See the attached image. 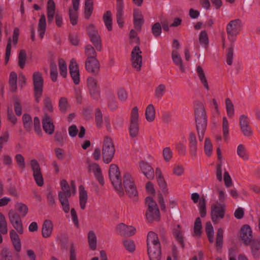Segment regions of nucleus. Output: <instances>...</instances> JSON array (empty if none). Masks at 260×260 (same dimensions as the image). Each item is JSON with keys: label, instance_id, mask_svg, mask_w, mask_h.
Wrapping results in <instances>:
<instances>
[{"label": "nucleus", "instance_id": "59", "mask_svg": "<svg viewBox=\"0 0 260 260\" xmlns=\"http://www.w3.org/2000/svg\"><path fill=\"white\" fill-rule=\"evenodd\" d=\"M204 150L207 156H210L211 155L212 145L210 140L208 138H206L205 140Z\"/></svg>", "mask_w": 260, "mask_h": 260}, {"label": "nucleus", "instance_id": "36", "mask_svg": "<svg viewBox=\"0 0 260 260\" xmlns=\"http://www.w3.org/2000/svg\"><path fill=\"white\" fill-rule=\"evenodd\" d=\"M103 21L105 25L109 31L112 30V18L110 11H107L103 15Z\"/></svg>", "mask_w": 260, "mask_h": 260}, {"label": "nucleus", "instance_id": "64", "mask_svg": "<svg viewBox=\"0 0 260 260\" xmlns=\"http://www.w3.org/2000/svg\"><path fill=\"white\" fill-rule=\"evenodd\" d=\"M123 245L125 249L131 252L134 251L135 250V243L131 240H124L123 241Z\"/></svg>", "mask_w": 260, "mask_h": 260}, {"label": "nucleus", "instance_id": "31", "mask_svg": "<svg viewBox=\"0 0 260 260\" xmlns=\"http://www.w3.org/2000/svg\"><path fill=\"white\" fill-rule=\"evenodd\" d=\"M196 72L201 82L202 83L205 88L207 90H209V86L208 85L207 78L205 76V72L202 68L200 66H197Z\"/></svg>", "mask_w": 260, "mask_h": 260}, {"label": "nucleus", "instance_id": "41", "mask_svg": "<svg viewBox=\"0 0 260 260\" xmlns=\"http://www.w3.org/2000/svg\"><path fill=\"white\" fill-rule=\"evenodd\" d=\"M22 121L24 127L26 131H30L32 125V119L28 114H24L22 116Z\"/></svg>", "mask_w": 260, "mask_h": 260}, {"label": "nucleus", "instance_id": "7", "mask_svg": "<svg viewBox=\"0 0 260 260\" xmlns=\"http://www.w3.org/2000/svg\"><path fill=\"white\" fill-rule=\"evenodd\" d=\"M145 201L148 207V210L146 213L147 220L149 222H152L154 220H158L159 211L156 202L150 197H147Z\"/></svg>", "mask_w": 260, "mask_h": 260}, {"label": "nucleus", "instance_id": "51", "mask_svg": "<svg viewBox=\"0 0 260 260\" xmlns=\"http://www.w3.org/2000/svg\"><path fill=\"white\" fill-rule=\"evenodd\" d=\"M58 65L60 75L64 78L66 77L67 75V67L65 61L62 58L59 59Z\"/></svg>", "mask_w": 260, "mask_h": 260}, {"label": "nucleus", "instance_id": "49", "mask_svg": "<svg viewBox=\"0 0 260 260\" xmlns=\"http://www.w3.org/2000/svg\"><path fill=\"white\" fill-rule=\"evenodd\" d=\"M26 60V54L24 50H20L18 54V65L21 69H23L25 65Z\"/></svg>", "mask_w": 260, "mask_h": 260}, {"label": "nucleus", "instance_id": "62", "mask_svg": "<svg viewBox=\"0 0 260 260\" xmlns=\"http://www.w3.org/2000/svg\"><path fill=\"white\" fill-rule=\"evenodd\" d=\"M199 42L202 45H207L209 43V40L206 31L203 30L201 32L199 36Z\"/></svg>", "mask_w": 260, "mask_h": 260}, {"label": "nucleus", "instance_id": "10", "mask_svg": "<svg viewBox=\"0 0 260 260\" xmlns=\"http://www.w3.org/2000/svg\"><path fill=\"white\" fill-rule=\"evenodd\" d=\"M123 185L127 194L130 198L137 197L138 193L131 175L128 173H125L123 175Z\"/></svg>", "mask_w": 260, "mask_h": 260}, {"label": "nucleus", "instance_id": "63", "mask_svg": "<svg viewBox=\"0 0 260 260\" xmlns=\"http://www.w3.org/2000/svg\"><path fill=\"white\" fill-rule=\"evenodd\" d=\"M163 157L167 162L169 161L173 156V152L170 147H165L162 150Z\"/></svg>", "mask_w": 260, "mask_h": 260}, {"label": "nucleus", "instance_id": "3", "mask_svg": "<svg viewBox=\"0 0 260 260\" xmlns=\"http://www.w3.org/2000/svg\"><path fill=\"white\" fill-rule=\"evenodd\" d=\"M60 186L61 191L58 192V200L63 211L68 213L70 210L69 198L71 197L69 184L66 180L63 179L60 181Z\"/></svg>", "mask_w": 260, "mask_h": 260}, {"label": "nucleus", "instance_id": "48", "mask_svg": "<svg viewBox=\"0 0 260 260\" xmlns=\"http://www.w3.org/2000/svg\"><path fill=\"white\" fill-rule=\"evenodd\" d=\"M15 206L21 217H23L27 214L28 209L25 204L22 203H17Z\"/></svg>", "mask_w": 260, "mask_h": 260}, {"label": "nucleus", "instance_id": "43", "mask_svg": "<svg viewBox=\"0 0 260 260\" xmlns=\"http://www.w3.org/2000/svg\"><path fill=\"white\" fill-rule=\"evenodd\" d=\"M238 155L244 160H247L249 159L248 154L246 152L245 146L243 144H240L238 146L237 149Z\"/></svg>", "mask_w": 260, "mask_h": 260}, {"label": "nucleus", "instance_id": "21", "mask_svg": "<svg viewBox=\"0 0 260 260\" xmlns=\"http://www.w3.org/2000/svg\"><path fill=\"white\" fill-rule=\"evenodd\" d=\"M42 126L44 131L48 135H52L54 132V125L51 117L48 113H45L42 119Z\"/></svg>", "mask_w": 260, "mask_h": 260}, {"label": "nucleus", "instance_id": "57", "mask_svg": "<svg viewBox=\"0 0 260 260\" xmlns=\"http://www.w3.org/2000/svg\"><path fill=\"white\" fill-rule=\"evenodd\" d=\"M15 158L18 167L22 170H23L25 168L24 157L21 154H17L15 155Z\"/></svg>", "mask_w": 260, "mask_h": 260}, {"label": "nucleus", "instance_id": "45", "mask_svg": "<svg viewBox=\"0 0 260 260\" xmlns=\"http://www.w3.org/2000/svg\"><path fill=\"white\" fill-rule=\"evenodd\" d=\"M59 107L60 112L65 114L68 109L70 107L68 100L65 97H61L59 100Z\"/></svg>", "mask_w": 260, "mask_h": 260}, {"label": "nucleus", "instance_id": "60", "mask_svg": "<svg viewBox=\"0 0 260 260\" xmlns=\"http://www.w3.org/2000/svg\"><path fill=\"white\" fill-rule=\"evenodd\" d=\"M166 92V86L160 84L157 86L155 90V96L156 98H161Z\"/></svg>", "mask_w": 260, "mask_h": 260}, {"label": "nucleus", "instance_id": "18", "mask_svg": "<svg viewBox=\"0 0 260 260\" xmlns=\"http://www.w3.org/2000/svg\"><path fill=\"white\" fill-rule=\"evenodd\" d=\"M69 71L70 75L76 85L80 83V73L78 64L74 59H72L69 65Z\"/></svg>", "mask_w": 260, "mask_h": 260}, {"label": "nucleus", "instance_id": "28", "mask_svg": "<svg viewBox=\"0 0 260 260\" xmlns=\"http://www.w3.org/2000/svg\"><path fill=\"white\" fill-rule=\"evenodd\" d=\"M53 223L50 220H45L42 225V234L44 238H47L51 236L53 231Z\"/></svg>", "mask_w": 260, "mask_h": 260}, {"label": "nucleus", "instance_id": "53", "mask_svg": "<svg viewBox=\"0 0 260 260\" xmlns=\"http://www.w3.org/2000/svg\"><path fill=\"white\" fill-rule=\"evenodd\" d=\"M173 236L175 238L176 240L181 245V247L183 248L184 247V242L181 231L177 229H174L173 231Z\"/></svg>", "mask_w": 260, "mask_h": 260}, {"label": "nucleus", "instance_id": "37", "mask_svg": "<svg viewBox=\"0 0 260 260\" xmlns=\"http://www.w3.org/2000/svg\"><path fill=\"white\" fill-rule=\"evenodd\" d=\"M90 42L92 43L97 51H101L102 49V40L100 34L89 37Z\"/></svg>", "mask_w": 260, "mask_h": 260}, {"label": "nucleus", "instance_id": "20", "mask_svg": "<svg viewBox=\"0 0 260 260\" xmlns=\"http://www.w3.org/2000/svg\"><path fill=\"white\" fill-rule=\"evenodd\" d=\"M240 236L244 244L247 246L250 243V242L253 240L252 239V232L249 225L247 224L244 225L241 229Z\"/></svg>", "mask_w": 260, "mask_h": 260}, {"label": "nucleus", "instance_id": "56", "mask_svg": "<svg viewBox=\"0 0 260 260\" xmlns=\"http://www.w3.org/2000/svg\"><path fill=\"white\" fill-rule=\"evenodd\" d=\"M95 119L98 127H101L103 124V114L99 108L95 109Z\"/></svg>", "mask_w": 260, "mask_h": 260}, {"label": "nucleus", "instance_id": "17", "mask_svg": "<svg viewBox=\"0 0 260 260\" xmlns=\"http://www.w3.org/2000/svg\"><path fill=\"white\" fill-rule=\"evenodd\" d=\"M140 171L149 180H153L154 178L155 172L152 167L147 162L141 160L139 162Z\"/></svg>", "mask_w": 260, "mask_h": 260}, {"label": "nucleus", "instance_id": "4", "mask_svg": "<svg viewBox=\"0 0 260 260\" xmlns=\"http://www.w3.org/2000/svg\"><path fill=\"white\" fill-rule=\"evenodd\" d=\"M109 176L115 189L119 192V194H123L122 180L120 172L118 166L113 164L110 165L109 169Z\"/></svg>", "mask_w": 260, "mask_h": 260}, {"label": "nucleus", "instance_id": "6", "mask_svg": "<svg viewBox=\"0 0 260 260\" xmlns=\"http://www.w3.org/2000/svg\"><path fill=\"white\" fill-rule=\"evenodd\" d=\"M32 83L34 86V97L36 102H40L43 94L44 80L42 74L38 71L35 72L32 75Z\"/></svg>", "mask_w": 260, "mask_h": 260}, {"label": "nucleus", "instance_id": "39", "mask_svg": "<svg viewBox=\"0 0 260 260\" xmlns=\"http://www.w3.org/2000/svg\"><path fill=\"white\" fill-rule=\"evenodd\" d=\"M93 11V0H85L84 15L86 19H89Z\"/></svg>", "mask_w": 260, "mask_h": 260}, {"label": "nucleus", "instance_id": "42", "mask_svg": "<svg viewBox=\"0 0 260 260\" xmlns=\"http://www.w3.org/2000/svg\"><path fill=\"white\" fill-rule=\"evenodd\" d=\"M96 61L98 62V65H94L93 63L90 62L89 66L88 67L87 59H86L85 61V68L87 72L94 74H97L99 73L100 64L97 58Z\"/></svg>", "mask_w": 260, "mask_h": 260}, {"label": "nucleus", "instance_id": "13", "mask_svg": "<svg viewBox=\"0 0 260 260\" xmlns=\"http://www.w3.org/2000/svg\"><path fill=\"white\" fill-rule=\"evenodd\" d=\"M21 217V216L19 214L13 210H10L8 213V217L10 223L19 234H22L23 233V229Z\"/></svg>", "mask_w": 260, "mask_h": 260}, {"label": "nucleus", "instance_id": "12", "mask_svg": "<svg viewBox=\"0 0 260 260\" xmlns=\"http://www.w3.org/2000/svg\"><path fill=\"white\" fill-rule=\"evenodd\" d=\"M142 51L139 46H136L132 51L131 61L132 67L137 71H140L142 66Z\"/></svg>", "mask_w": 260, "mask_h": 260}, {"label": "nucleus", "instance_id": "54", "mask_svg": "<svg viewBox=\"0 0 260 260\" xmlns=\"http://www.w3.org/2000/svg\"><path fill=\"white\" fill-rule=\"evenodd\" d=\"M57 69L56 64L54 62L50 63V77L53 82H55L57 79Z\"/></svg>", "mask_w": 260, "mask_h": 260}, {"label": "nucleus", "instance_id": "38", "mask_svg": "<svg viewBox=\"0 0 260 260\" xmlns=\"http://www.w3.org/2000/svg\"><path fill=\"white\" fill-rule=\"evenodd\" d=\"M223 230L222 228H219L217 230L216 237V247L218 251L222 248L223 244Z\"/></svg>", "mask_w": 260, "mask_h": 260}, {"label": "nucleus", "instance_id": "46", "mask_svg": "<svg viewBox=\"0 0 260 260\" xmlns=\"http://www.w3.org/2000/svg\"><path fill=\"white\" fill-rule=\"evenodd\" d=\"M205 231L210 243L213 242L214 230L210 222H207L205 225Z\"/></svg>", "mask_w": 260, "mask_h": 260}, {"label": "nucleus", "instance_id": "8", "mask_svg": "<svg viewBox=\"0 0 260 260\" xmlns=\"http://www.w3.org/2000/svg\"><path fill=\"white\" fill-rule=\"evenodd\" d=\"M242 24L241 20L234 19L230 21L226 28L228 39L234 42L236 36L239 34L242 29Z\"/></svg>", "mask_w": 260, "mask_h": 260}, {"label": "nucleus", "instance_id": "25", "mask_svg": "<svg viewBox=\"0 0 260 260\" xmlns=\"http://www.w3.org/2000/svg\"><path fill=\"white\" fill-rule=\"evenodd\" d=\"M134 25L135 29L138 31L141 30L142 25L144 22V19L142 13L138 9H135L133 14Z\"/></svg>", "mask_w": 260, "mask_h": 260}, {"label": "nucleus", "instance_id": "27", "mask_svg": "<svg viewBox=\"0 0 260 260\" xmlns=\"http://www.w3.org/2000/svg\"><path fill=\"white\" fill-rule=\"evenodd\" d=\"M155 174L157 177L158 184L162 189V192L164 194L168 193V189L167 187V183L164 178L161 170L159 168H156Z\"/></svg>", "mask_w": 260, "mask_h": 260}, {"label": "nucleus", "instance_id": "44", "mask_svg": "<svg viewBox=\"0 0 260 260\" xmlns=\"http://www.w3.org/2000/svg\"><path fill=\"white\" fill-rule=\"evenodd\" d=\"M225 105L227 115L229 118H232L235 114L234 105L229 98L225 99Z\"/></svg>", "mask_w": 260, "mask_h": 260}, {"label": "nucleus", "instance_id": "40", "mask_svg": "<svg viewBox=\"0 0 260 260\" xmlns=\"http://www.w3.org/2000/svg\"><path fill=\"white\" fill-rule=\"evenodd\" d=\"M17 74L14 72L10 73L9 77V85L10 86V90L12 92H15L17 90Z\"/></svg>", "mask_w": 260, "mask_h": 260}, {"label": "nucleus", "instance_id": "33", "mask_svg": "<svg viewBox=\"0 0 260 260\" xmlns=\"http://www.w3.org/2000/svg\"><path fill=\"white\" fill-rule=\"evenodd\" d=\"M46 17L44 14L41 16L39 19L38 31L39 32V36L41 39L44 37V34L46 31Z\"/></svg>", "mask_w": 260, "mask_h": 260}, {"label": "nucleus", "instance_id": "16", "mask_svg": "<svg viewBox=\"0 0 260 260\" xmlns=\"http://www.w3.org/2000/svg\"><path fill=\"white\" fill-rule=\"evenodd\" d=\"M87 86L90 96L95 100L100 97V90L95 79L89 77L87 79Z\"/></svg>", "mask_w": 260, "mask_h": 260}, {"label": "nucleus", "instance_id": "11", "mask_svg": "<svg viewBox=\"0 0 260 260\" xmlns=\"http://www.w3.org/2000/svg\"><path fill=\"white\" fill-rule=\"evenodd\" d=\"M224 204H213L211 209V219L214 224L218 223L219 220L223 218L225 215Z\"/></svg>", "mask_w": 260, "mask_h": 260}, {"label": "nucleus", "instance_id": "5", "mask_svg": "<svg viewBox=\"0 0 260 260\" xmlns=\"http://www.w3.org/2000/svg\"><path fill=\"white\" fill-rule=\"evenodd\" d=\"M115 152L114 145L110 137H106L103 141L102 156L105 164L110 163L114 157Z\"/></svg>", "mask_w": 260, "mask_h": 260}, {"label": "nucleus", "instance_id": "15", "mask_svg": "<svg viewBox=\"0 0 260 260\" xmlns=\"http://www.w3.org/2000/svg\"><path fill=\"white\" fill-rule=\"evenodd\" d=\"M30 166L33 171V176L37 184L39 186H43L44 184V179L39 162L36 159H32L30 161Z\"/></svg>", "mask_w": 260, "mask_h": 260}, {"label": "nucleus", "instance_id": "14", "mask_svg": "<svg viewBox=\"0 0 260 260\" xmlns=\"http://www.w3.org/2000/svg\"><path fill=\"white\" fill-rule=\"evenodd\" d=\"M239 125L241 131L245 137H251L253 134V131L250 125V120L248 117L242 114L239 117Z\"/></svg>", "mask_w": 260, "mask_h": 260}, {"label": "nucleus", "instance_id": "2", "mask_svg": "<svg viewBox=\"0 0 260 260\" xmlns=\"http://www.w3.org/2000/svg\"><path fill=\"white\" fill-rule=\"evenodd\" d=\"M147 252L150 260H160L161 246L157 235L152 231L148 233L147 237Z\"/></svg>", "mask_w": 260, "mask_h": 260}, {"label": "nucleus", "instance_id": "23", "mask_svg": "<svg viewBox=\"0 0 260 260\" xmlns=\"http://www.w3.org/2000/svg\"><path fill=\"white\" fill-rule=\"evenodd\" d=\"M88 169L89 171H92L95 177L98 180L99 182L102 185H104V178L100 166L96 163H91L88 165Z\"/></svg>", "mask_w": 260, "mask_h": 260}, {"label": "nucleus", "instance_id": "47", "mask_svg": "<svg viewBox=\"0 0 260 260\" xmlns=\"http://www.w3.org/2000/svg\"><path fill=\"white\" fill-rule=\"evenodd\" d=\"M0 232L5 235L8 233L7 222L5 216L0 212Z\"/></svg>", "mask_w": 260, "mask_h": 260}, {"label": "nucleus", "instance_id": "32", "mask_svg": "<svg viewBox=\"0 0 260 260\" xmlns=\"http://www.w3.org/2000/svg\"><path fill=\"white\" fill-rule=\"evenodd\" d=\"M249 245L253 256L256 258H258L260 255V241L253 239L250 242Z\"/></svg>", "mask_w": 260, "mask_h": 260}, {"label": "nucleus", "instance_id": "19", "mask_svg": "<svg viewBox=\"0 0 260 260\" xmlns=\"http://www.w3.org/2000/svg\"><path fill=\"white\" fill-rule=\"evenodd\" d=\"M84 48L85 55L87 56L88 67L90 62L93 63L94 65H98V62L96 61L97 53L95 50V48L90 44H87Z\"/></svg>", "mask_w": 260, "mask_h": 260}, {"label": "nucleus", "instance_id": "24", "mask_svg": "<svg viewBox=\"0 0 260 260\" xmlns=\"http://www.w3.org/2000/svg\"><path fill=\"white\" fill-rule=\"evenodd\" d=\"M189 150L191 157L194 158L197 153V141L194 133L190 132L189 134Z\"/></svg>", "mask_w": 260, "mask_h": 260}, {"label": "nucleus", "instance_id": "1", "mask_svg": "<svg viewBox=\"0 0 260 260\" xmlns=\"http://www.w3.org/2000/svg\"><path fill=\"white\" fill-rule=\"evenodd\" d=\"M196 127L199 140L202 141L207 125V117L204 104L196 101L194 105Z\"/></svg>", "mask_w": 260, "mask_h": 260}, {"label": "nucleus", "instance_id": "35", "mask_svg": "<svg viewBox=\"0 0 260 260\" xmlns=\"http://www.w3.org/2000/svg\"><path fill=\"white\" fill-rule=\"evenodd\" d=\"M88 242L89 248L91 250H95L96 249L97 239L95 233L90 231L88 234Z\"/></svg>", "mask_w": 260, "mask_h": 260}, {"label": "nucleus", "instance_id": "22", "mask_svg": "<svg viewBox=\"0 0 260 260\" xmlns=\"http://www.w3.org/2000/svg\"><path fill=\"white\" fill-rule=\"evenodd\" d=\"M116 230L120 235L125 237H131L134 235L136 231L134 226H127L123 223L119 224L116 226Z\"/></svg>", "mask_w": 260, "mask_h": 260}, {"label": "nucleus", "instance_id": "52", "mask_svg": "<svg viewBox=\"0 0 260 260\" xmlns=\"http://www.w3.org/2000/svg\"><path fill=\"white\" fill-rule=\"evenodd\" d=\"M202 223L200 217H198L196 218L194 224V234L198 237H200L202 233Z\"/></svg>", "mask_w": 260, "mask_h": 260}, {"label": "nucleus", "instance_id": "26", "mask_svg": "<svg viewBox=\"0 0 260 260\" xmlns=\"http://www.w3.org/2000/svg\"><path fill=\"white\" fill-rule=\"evenodd\" d=\"M55 14V4L53 0H48L47 5V17L48 24L53 22Z\"/></svg>", "mask_w": 260, "mask_h": 260}, {"label": "nucleus", "instance_id": "50", "mask_svg": "<svg viewBox=\"0 0 260 260\" xmlns=\"http://www.w3.org/2000/svg\"><path fill=\"white\" fill-rule=\"evenodd\" d=\"M44 108L43 110L44 111H47L49 112H52L53 111V108L52 104V101L51 99L48 97L46 96L45 98L44 101Z\"/></svg>", "mask_w": 260, "mask_h": 260}, {"label": "nucleus", "instance_id": "29", "mask_svg": "<svg viewBox=\"0 0 260 260\" xmlns=\"http://www.w3.org/2000/svg\"><path fill=\"white\" fill-rule=\"evenodd\" d=\"M172 58L174 63L179 66L182 72H185V67L183 64L182 59L176 50H173L172 52Z\"/></svg>", "mask_w": 260, "mask_h": 260}, {"label": "nucleus", "instance_id": "34", "mask_svg": "<svg viewBox=\"0 0 260 260\" xmlns=\"http://www.w3.org/2000/svg\"><path fill=\"white\" fill-rule=\"evenodd\" d=\"M145 117L148 122H152L155 117V110L152 104L147 106L145 110Z\"/></svg>", "mask_w": 260, "mask_h": 260}, {"label": "nucleus", "instance_id": "55", "mask_svg": "<svg viewBox=\"0 0 260 260\" xmlns=\"http://www.w3.org/2000/svg\"><path fill=\"white\" fill-rule=\"evenodd\" d=\"M199 207L200 213L202 217H204L206 215V200L204 197L199 200Z\"/></svg>", "mask_w": 260, "mask_h": 260}, {"label": "nucleus", "instance_id": "30", "mask_svg": "<svg viewBox=\"0 0 260 260\" xmlns=\"http://www.w3.org/2000/svg\"><path fill=\"white\" fill-rule=\"evenodd\" d=\"M87 201V193L82 185L79 186V202L81 209L85 208Z\"/></svg>", "mask_w": 260, "mask_h": 260}, {"label": "nucleus", "instance_id": "9", "mask_svg": "<svg viewBox=\"0 0 260 260\" xmlns=\"http://www.w3.org/2000/svg\"><path fill=\"white\" fill-rule=\"evenodd\" d=\"M139 113L138 108L134 107L131 111L130 118V125L129 126V133L131 138L136 137L139 132L138 124Z\"/></svg>", "mask_w": 260, "mask_h": 260}, {"label": "nucleus", "instance_id": "58", "mask_svg": "<svg viewBox=\"0 0 260 260\" xmlns=\"http://www.w3.org/2000/svg\"><path fill=\"white\" fill-rule=\"evenodd\" d=\"M162 27L159 22L154 23L151 28V31L153 36L157 38L159 37L161 33Z\"/></svg>", "mask_w": 260, "mask_h": 260}, {"label": "nucleus", "instance_id": "61", "mask_svg": "<svg viewBox=\"0 0 260 260\" xmlns=\"http://www.w3.org/2000/svg\"><path fill=\"white\" fill-rule=\"evenodd\" d=\"M1 256L2 260H13L12 253L8 248L5 247L2 249Z\"/></svg>", "mask_w": 260, "mask_h": 260}]
</instances>
